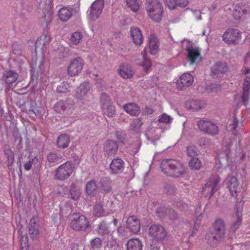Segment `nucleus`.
<instances>
[{"label": "nucleus", "mask_w": 250, "mask_h": 250, "mask_svg": "<svg viewBox=\"0 0 250 250\" xmlns=\"http://www.w3.org/2000/svg\"><path fill=\"white\" fill-rule=\"evenodd\" d=\"M161 167L165 174L171 177H178L186 172V168L183 164L174 159L163 160Z\"/></svg>", "instance_id": "obj_1"}, {"label": "nucleus", "mask_w": 250, "mask_h": 250, "mask_svg": "<svg viewBox=\"0 0 250 250\" xmlns=\"http://www.w3.org/2000/svg\"><path fill=\"white\" fill-rule=\"evenodd\" d=\"M146 10L148 17L154 21L160 22L163 15V7L159 0H146Z\"/></svg>", "instance_id": "obj_2"}, {"label": "nucleus", "mask_w": 250, "mask_h": 250, "mask_svg": "<svg viewBox=\"0 0 250 250\" xmlns=\"http://www.w3.org/2000/svg\"><path fill=\"white\" fill-rule=\"evenodd\" d=\"M225 233L224 222L222 219H218L215 221L214 231L208 233L206 238L208 243L212 247L216 246L222 239Z\"/></svg>", "instance_id": "obj_3"}, {"label": "nucleus", "mask_w": 250, "mask_h": 250, "mask_svg": "<svg viewBox=\"0 0 250 250\" xmlns=\"http://www.w3.org/2000/svg\"><path fill=\"white\" fill-rule=\"evenodd\" d=\"M70 227L74 230H85L89 226L86 218L79 213H73L69 216Z\"/></svg>", "instance_id": "obj_4"}, {"label": "nucleus", "mask_w": 250, "mask_h": 250, "mask_svg": "<svg viewBox=\"0 0 250 250\" xmlns=\"http://www.w3.org/2000/svg\"><path fill=\"white\" fill-rule=\"evenodd\" d=\"M74 171V165L70 162H66L56 169L55 177L58 180H65L68 178Z\"/></svg>", "instance_id": "obj_5"}, {"label": "nucleus", "mask_w": 250, "mask_h": 250, "mask_svg": "<svg viewBox=\"0 0 250 250\" xmlns=\"http://www.w3.org/2000/svg\"><path fill=\"white\" fill-rule=\"evenodd\" d=\"M148 235L152 240L160 242L166 237L167 232L161 225L153 224L149 228Z\"/></svg>", "instance_id": "obj_6"}, {"label": "nucleus", "mask_w": 250, "mask_h": 250, "mask_svg": "<svg viewBox=\"0 0 250 250\" xmlns=\"http://www.w3.org/2000/svg\"><path fill=\"white\" fill-rule=\"evenodd\" d=\"M220 181V178L218 175L211 176L202 189V192L205 196L210 198L218 189L217 185Z\"/></svg>", "instance_id": "obj_7"}, {"label": "nucleus", "mask_w": 250, "mask_h": 250, "mask_svg": "<svg viewBox=\"0 0 250 250\" xmlns=\"http://www.w3.org/2000/svg\"><path fill=\"white\" fill-rule=\"evenodd\" d=\"M90 89L91 85L89 83L84 82L82 83L77 89L75 93L76 98L85 101L84 102H87L92 98Z\"/></svg>", "instance_id": "obj_8"}, {"label": "nucleus", "mask_w": 250, "mask_h": 250, "mask_svg": "<svg viewBox=\"0 0 250 250\" xmlns=\"http://www.w3.org/2000/svg\"><path fill=\"white\" fill-rule=\"evenodd\" d=\"M225 183L231 195L236 197L241 189L237 177L232 175H229L227 177Z\"/></svg>", "instance_id": "obj_9"}, {"label": "nucleus", "mask_w": 250, "mask_h": 250, "mask_svg": "<svg viewBox=\"0 0 250 250\" xmlns=\"http://www.w3.org/2000/svg\"><path fill=\"white\" fill-rule=\"evenodd\" d=\"M83 60L80 57H77L70 62L67 67L68 74L71 76H75L80 74L83 69Z\"/></svg>", "instance_id": "obj_10"}, {"label": "nucleus", "mask_w": 250, "mask_h": 250, "mask_svg": "<svg viewBox=\"0 0 250 250\" xmlns=\"http://www.w3.org/2000/svg\"><path fill=\"white\" fill-rule=\"evenodd\" d=\"M104 4V0H96L93 2L89 13V16L91 20H95L100 17L103 11Z\"/></svg>", "instance_id": "obj_11"}, {"label": "nucleus", "mask_w": 250, "mask_h": 250, "mask_svg": "<svg viewBox=\"0 0 250 250\" xmlns=\"http://www.w3.org/2000/svg\"><path fill=\"white\" fill-rule=\"evenodd\" d=\"M241 33L237 29H229L223 35V39L227 43H236L241 38Z\"/></svg>", "instance_id": "obj_12"}, {"label": "nucleus", "mask_w": 250, "mask_h": 250, "mask_svg": "<svg viewBox=\"0 0 250 250\" xmlns=\"http://www.w3.org/2000/svg\"><path fill=\"white\" fill-rule=\"evenodd\" d=\"M187 52L188 60L190 64L195 63L201 60V50L199 48L190 45L187 47Z\"/></svg>", "instance_id": "obj_13"}, {"label": "nucleus", "mask_w": 250, "mask_h": 250, "mask_svg": "<svg viewBox=\"0 0 250 250\" xmlns=\"http://www.w3.org/2000/svg\"><path fill=\"white\" fill-rule=\"evenodd\" d=\"M50 42V37L47 34H43L36 41L35 43V52L40 53L42 55H43V51Z\"/></svg>", "instance_id": "obj_14"}, {"label": "nucleus", "mask_w": 250, "mask_h": 250, "mask_svg": "<svg viewBox=\"0 0 250 250\" xmlns=\"http://www.w3.org/2000/svg\"><path fill=\"white\" fill-rule=\"evenodd\" d=\"M118 146L115 141L108 140L106 141L104 146V155L106 157H110L115 155L118 151Z\"/></svg>", "instance_id": "obj_15"}, {"label": "nucleus", "mask_w": 250, "mask_h": 250, "mask_svg": "<svg viewBox=\"0 0 250 250\" xmlns=\"http://www.w3.org/2000/svg\"><path fill=\"white\" fill-rule=\"evenodd\" d=\"M231 146V144H229L227 146H225L222 148V150L218 154V164L216 162L215 168L219 171L220 169L223 167V163L224 162H227L229 158V154L230 152L229 147Z\"/></svg>", "instance_id": "obj_16"}, {"label": "nucleus", "mask_w": 250, "mask_h": 250, "mask_svg": "<svg viewBox=\"0 0 250 250\" xmlns=\"http://www.w3.org/2000/svg\"><path fill=\"white\" fill-rule=\"evenodd\" d=\"M228 67L225 63L218 62L213 64L211 68V75L214 78H218L228 71Z\"/></svg>", "instance_id": "obj_17"}, {"label": "nucleus", "mask_w": 250, "mask_h": 250, "mask_svg": "<svg viewBox=\"0 0 250 250\" xmlns=\"http://www.w3.org/2000/svg\"><path fill=\"white\" fill-rule=\"evenodd\" d=\"M193 77L189 73H185L177 80V87L179 89H182L185 87L191 85L193 83Z\"/></svg>", "instance_id": "obj_18"}, {"label": "nucleus", "mask_w": 250, "mask_h": 250, "mask_svg": "<svg viewBox=\"0 0 250 250\" xmlns=\"http://www.w3.org/2000/svg\"><path fill=\"white\" fill-rule=\"evenodd\" d=\"M160 132L159 128L149 126L145 131V135L147 141L154 144L155 142L160 138Z\"/></svg>", "instance_id": "obj_19"}, {"label": "nucleus", "mask_w": 250, "mask_h": 250, "mask_svg": "<svg viewBox=\"0 0 250 250\" xmlns=\"http://www.w3.org/2000/svg\"><path fill=\"white\" fill-rule=\"evenodd\" d=\"M54 110L60 113H70L74 109L73 105L66 102L61 101L55 104Z\"/></svg>", "instance_id": "obj_20"}, {"label": "nucleus", "mask_w": 250, "mask_h": 250, "mask_svg": "<svg viewBox=\"0 0 250 250\" xmlns=\"http://www.w3.org/2000/svg\"><path fill=\"white\" fill-rule=\"evenodd\" d=\"M130 34L133 42L136 45H141L143 42V37L141 30L136 27H132L130 30Z\"/></svg>", "instance_id": "obj_21"}, {"label": "nucleus", "mask_w": 250, "mask_h": 250, "mask_svg": "<svg viewBox=\"0 0 250 250\" xmlns=\"http://www.w3.org/2000/svg\"><path fill=\"white\" fill-rule=\"evenodd\" d=\"M248 11L241 5L237 4L235 6L233 12V16L236 20H244L248 17Z\"/></svg>", "instance_id": "obj_22"}, {"label": "nucleus", "mask_w": 250, "mask_h": 250, "mask_svg": "<svg viewBox=\"0 0 250 250\" xmlns=\"http://www.w3.org/2000/svg\"><path fill=\"white\" fill-rule=\"evenodd\" d=\"M118 71L120 75L124 79L131 78L134 75V71L131 66L128 64L121 65Z\"/></svg>", "instance_id": "obj_23"}, {"label": "nucleus", "mask_w": 250, "mask_h": 250, "mask_svg": "<svg viewBox=\"0 0 250 250\" xmlns=\"http://www.w3.org/2000/svg\"><path fill=\"white\" fill-rule=\"evenodd\" d=\"M127 225L130 231L134 233L138 232L140 229V222L135 216H132L128 217Z\"/></svg>", "instance_id": "obj_24"}, {"label": "nucleus", "mask_w": 250, "mask_h": 250, "mask_svg": "<svg viewBox=\"0 0 250 250\" xmlns=\"http://www.w3.org/2000/svg\"><path fill=\"white\" fill-rule=\"evenodd\" d=\"M165 2L170 9H174L178 6L185 7L188 4V0H165Z\"/></svg>", "instance_id": "obj_25"}, {"label": "nucleus", "mask_w": 250, "mask_h": 250, "mask_svg": "<svg viewBox=\"0 0 250 250\" xmlns=\"http://www.w3.org/2000/svg\"><path fill=\"white\" fill-rule=\"evenodd\" d=\"M98 233L102 236L107 235V238H112V233L114 232V230L109 229V227L104 221L101 222L98 224Z\"/></svg>", "instance_id": "obj_26"}, {"label": "nucleus", "mask_w": 250, "mask_h": 250, "mask_svg": "<svg viewBox=\"0 0 250 250\" xmlns=\"http://www.w3.org/2000/svg\"><path fill=\"white\" fill-rule=\"evenodd\" d=\"M18 78V74L13 71H8L3 75V80L9 87L16 83Z\"/></svg>", "instance_id": "obj_27"}, {"label": "nucleus", "mask_w": 250, "mask_h": 250, "mask_svg": "<svg viewBox=\"0 0 250 250\" xmlns=\"http://www.w3.org/2000/svg\"><path fill=\"white\" fill-rule=\"evenodd\" d=\"M235 210V215L237 218L236 221L233 223L231 226L230 229V231L232 232L236 231L241 224L242 219L241 217L242 216V207L241 206H239L238 207L236 206Z\"/></svg>", "instance_id": "obj_28"}, {"label": "nucleus", "mask_w": 250, "mask_h": 250, "mask_svg": "<svg viewBox=\"0 0 250 250\" xmlns=\"http://www.w3.org/2000/svg\"><path fill=\"white\" fill-rule=\"evenodd\" d=\"M126 245L127 250H142L143 249V244L138 238L129 239Z\"/></svg>", "instance_id": "obj_29"}, {"label": "nucleus", "mask_w": 250, "mask_h": 250, "mask_svg": "<svg viewBox=\"0 0 250 250\" xmlns=\"http://www.w3.org/2000/svg\"><path fill=\"white\" fill-rule=\"evenodd\" d=\"M124 162L119 158H116L112 160L110 165V168L113 172L118 173L122 172L124 169Z\"/></svg>", "instance_id": "obj_30"}, {"label": "nucleus", "mask_w": 250, "mask_h": 250, "mask_svg": "<svg viewBox=\"0 0 250 250\" xmlns=\"http://www.w3.org/2000/svg\"><path fill=\"white\" fill-rule=\"evenodd\" d=\"M148 45L150 53L155 55L159 50V45L157 38L153 35H151L148 38Z\"/></svg>", "instance_id": "obj_31"}, {"label": "nucleus", "mask_w": 250, "mask_h": 250, "mask_svg": "<svg viewBox=\"0 0 250 250\" xmlns=\"http://www.w3.org/2000/svg\"><path fill=\"white\" fill-rule=\"evenodd\" d=\"M125 111L132 116H138L140 113V109L138 105L135 103H128L124 106Z\"/></svg>", "instance_id": "obj_32"}, {"label": "nucleus", "mask_w": 250, "mask_h": 250, "mask_svg": "<svg viewBox=\"0 0 250 250\" xmlns=\"http://www.w3.org/2000/svg\"><path fill=\"white\" fill-rule=\"evenodd\" d=\"M29 232L32 239H36L39 235L38 225L37 224L36 219L34 218L30 220Z\"/></svg>", "instance_id": "obj_33"}, {"label": "nucleus", "mask_w": 250, "mask_h": 250, "mask_svg": "<svg viewBox=\"0 0 250 250\" xmlns=\"http://www.w3.org/2000/svg\"><path fill=\"white\" fill-rule=\"evenodd\" d=\"M70 143V138L66 134L60 135L57 140V146L62 148H65L68 146Z\"/></svg>", "instance_id": "obj_34"}, {"label": "nucleus", "mask_w": 250, "mask_h": 250, "mask_svg": "<svg viewBox=\"0 0 250 250\" xmlns=\"http://www.w3.org/2000/svg\"><path fill=\"white\" fill-rule=\"evenodd\" d=\"M101 108L104 114L107 117L112 118L116 115V108L113 103L109 104H104Z\"/></svg>", "instance_id": "obj_35"}, {"label": "nucleus", "mask_w": 250, "mask_h": 250, "mask_svg": "<svg viewBox=\"0 0 250 250\" xmlns=\"http://www.w3.org/2000/svg\"><path fill=\"white\" fill-rule=\"evenodd\" d=\"M69 194L71 199L77 201L81 195L80 188L74 184H72L70 188Z\"/></svg>", "instance_id": "obj_36"}, {"label": "nucleus", "mask_w": 250, "mask_h": 250, "mask_svg": "<svg viewBox=\"0 0 250 250\" xmlns=\"http://www.w3.org/2000/svg\"><path fill=\"white\" fill-rule=\"evenodd\" d=\"M72 16V10L71 9L63 7L62 8L59 12V16L61 20L63 21H66Z\"/></svg>", "instance_id": "obj_37"}, {"label": "nucleus", "mask_w": 250, "mask_h": 250, "mask_svg": "<svg viewBox=\"0 0 250 250\" xmlns=\"http://www.w3.org/2000/svg\"><path fill=\"white\" fill-rule=\"evenodd\" d=\"M109 212H106L103 208L101 203H97L94 207L93 214L97 217H101L108 214Z\"/></svg>", "instance_id": "obj_38"}, {"label": "nucleus", "mask_w": 250, "mask_h": 250, "mask_svg": "<svg viewBox=\"0 0 250 250\" xmlns=\"http://www.w3.org/2000/svg\"><path fill=\"white\" fill-rule=\"evenodd\" d=\"M85 188L87 194L91 195L94 194L97 189V186L95 181L90 180L87 182Z\"/></svg>", "instance_id": "obj_39"}, {"label": "nucleus", "mask_w": 250, "mask_h": 250, "mask_svg": "<svg viewBox=\"0 0 250 250\" xmlns=\"http://www.w3.org/2000/svg\"><path fill=\"white\" fill-rule=\"evenodd\" d=\"M143 62L138 63V64L141 66H142L144 67L145 71L146 72H147L152 65V63L151 61L146 58V52L145 49L144 50V52L143 53Z\"/></svg>", "instance_id": "obj_40"}, {"label": "nucleus", "mask_w": 250, "mask_h": 250, "mask_svg": "<svg viewBox=\"0 0 250 250\" xmlns=\"http://www.w3.org/2000/svg\"><path fill=\"white\" fill-rule=\"evenodd\" d=\"M126 4L131 11L137 12L140 7V4L138 0H125Z\"/></svg>", "instance_id": "obj_41"}, {"label": "nucleus", "mask_w": 250, "mask_h": 250, "mask_svg": "<svg viewBox=\"0 0 250 250\" xmlns=\"http://www.w3.org/2000/svg\"><path fill=\"white\" fill-rule=\"evenodd\" d=\"M189 167L194 170H198L202 166L201 161L197 157H193L189 162Z\"/></svg>", "instance_id": "obj_42"}, {"label": "nucleus", "mask_w": 250, "mask_h": 250, "mask_svg": "<svg viewBox=\"0 0 250 250\" xmlns=\"http://www.w3.org/2000/svg\"><path fill=\"white\" fill-rule=\"evenodd\" d=\"M107 248L109 250H119V246L116 238H107Z\"/></svg>", "instance_id": "obj_43"}, {"label": "nucleus", "mask_w": 250, "mask_h": 250, "mask_svg": "<svg viewBox=\"0 0 250 250\" xmlns=\"http://www.w3.org/2000/svg\"><path fill=\"white\" fill-rule=\"evenodd\" d=\"M83 36L79 32L73 33L70 37V41L71 44H77L82 41Z\"/></svg>", "instance_id": "obj_44"}, {"label": "nucleus", "mask_w": 250, "mask_h": 250, "mask_svg": "<svg viewBox=\"0 0 250 250\" xmlns=\"http://www.w3.org/2000/svg\"><path fill=\"white\" fill-rule=\"evenodd\" d=\"M70 85L67 82H63L57 88V91L60 93H65L70 91Z\"/></svg>", "instance_id": "obj_45"}, {"label": "nucleus", "mask_w": 250, "mask_h": 250, "mask_svg": "<svg viewBox=\"0 0 250 250\" xmlns=\"http://www.w3.org/2000/svg\"><path fill=\"white\" fill-rule=\"evenodd\" d=\"M101 107L104 106V104H109L112 103L111 101L110 98L108 95L105 93H102L101 94L100 98Z\"/></svg>", "instance_id": "obj_46"}, {"label": "nucleus", "mask_w": 250, "mask_h": 250, "mask_svg": "<svg viewBox=\"0 0 250 250\" xmlns=\"http://www.w3.org/2000/svg\"><path fill=\"white\" fill-rule=\"evenodd\" d=\"M90 245L93 250L99 249L102 247V241L99 238H95L90 241Z\"/></svg>", "instance_id": "obj_47"}, {"label": "nucleus", "mask_w": 250, "mask_h": 250, "mask_svg": "<svg viewBox=\"0 0 250 250\" xmlns=\"http://www.w3.org/2000/svg\"><path fill=\"white\" fill-rule=\"evenodd\" d=\"M211 123L207 121L200 120L198 122V125L201 130L206 132V131L208 130L207 128Z\"/></svg>", "instance_id": "obj_48"}, {"label": "nucleus", "mask_w": 250, "mask_h": 250, "mask_svg": "<svg viewBox=\"0 0 250 250\" xmlns=\"http://www.w3.org/2000/svg\"><path fill=\"white\" fill-rule=\"evenodd\" d=\"M172 121V118L166 113L162 114L158 119V121L161 123L169 124Z\"/></svg>", "instance_id": "obj_49"}, {"label": "nucleus", "mask_w": 250, "mask_h": 250, "mask_svg": "<svg viewBox=\"0 0 250 250\" xmlns=\"http://www.w3.org/2000/svg\"><path fill=\"white\" fill-rule=\"evenodd\" d=\"M5 154L6 155L8 165H11L14 161V155L11 150L7 149L4 151Z\"/></svg>", "instance_id": "obj_50"}, {"label": "nucleus", "mask_w": 250, "mask_h": 250, "mask_svg": "<svg viewBox=\"0 0 250 250\" xmlns=\"http://www.w3.org/2000/svg\"><path fill=\"white\" fill-rule=\"evenodd\" d=\"M142 125V122L139 118L135 119L130 124L131 129L135 130L138 129Z\"/></svg>", "instance_id": "obj_51"}, {"label": "nucleus", "mask_w": 250, "mask_h": 250, "mask_svg": "<svg viewBox=\"0 0 250 250\" xmlns=\"http://www.w3.org/2000/svg\"><path fill=\"white\" fill-rule=\"evenodd\" d=\"M187 154L191 157H195L197 155V150L194 146H189L187 147Z\"/></svg>", "instance_id": "obj_52"}, {"label": "nucleus", "mask_w": 250, "mask_h": 250, "mask_svg": "<svg viewBox=\"0 0 250 250\" xmlns=\"http://www.w3.org/2000/svg\"><path fill=\"white\" fill-rule=\"evenodd\" d=\"M206 132L211 134H216L218 132V127L213 123H211L208 127L207 128Z\"/></svg>", "instance_id": "obj_53"}, {"label": "nucleus", "mask_w": 250, "mask_h": 250, "mask_svg": "<svg viewBox=\"0 0 250 250\" xmlns=\"http://www.w3.org/2000/svg\"><path fill=\"white\" fill-rule=\"evenodd\" d=\"M28 238L26 236L21 237V250H27L28 245L27 244Z\"/></svg>", "instance_id": "obj_54"}, {"label": "nucleus", "mask_w": 250, "mask_h": 250, "mask_svg": "<svg viewBox=\"0 0 250 250\" xmlns=\"http://www.w3.org/2000/svg\"><path fill=\"white\" fill-rule=\"evenodd\" d=\"M37 161L38 160L36 159V158L34 157L33 158H31L24 164V168L25 170H29L31 168L33 163L34 162H37Z\"/></svg>", "instance_id": "obj_55"}, {"label": "nucleus", "mask_w": 250, "mask_h": 250, "mask_svg": "<svg viewBox=\"0 0 250 250\" xmlns=\"http://www.w3.org/2000/svg\"><path fill=\"white\" fill-rule=\"evenodd\" d=\"M47 160L51 163H55L59 161V158L56 153H51L47 156Z\"/></svg>", "instance_id": "obj_56"}, {"label": "nucleus", "mask_w": 250, "mask_h": 250, "mask_svg": "<svg viewBox=\"0 0 250 250\" xmlns=\"http://www.w3.org/2000/svg\"><path fill=\"white\" fill-rule=\"evenodd\" d=\"M249 78H247L243 83V91H249L250 89V81Z\"/></svg>", "instance_id": "obj_57"}, {"label": "nucleus", "mask_w": 250, "mask_h": 250, "mask_svg": "<svg viewBox=\"0 0 250 250\" xmlns=\"http://www.w3.org/2000/svg\"><path fill=\"white\" fill-rule=\"evenodd\" d=\"M167 215L171 220H174L177 218V215L176 212L173 210L167 211Z\"/></svg>", "instance_id": "obj_58"}, {"label": "nucleus", "mask_w": 250, "mask_h": 250, "mask_svg": "<svg viewBox=\"0 0 250 250\" xmlns=\"http://www.w3.org/2000/svg\"><path fill=\"white\" fill-rule=\"evenodd\" d=\"M230 126L231 129L232 130L234 134H235V132L236 131L237 128L238 127V121L236 118H234L232 123L230 125Z\"/></svg>", "instance_id": "obj_59"}, {"label": "nucleus", "mask_w": 250, "mask_h": 250, "mask_svg": "<svg viewBox=\"0 0 250 250\" xmlns=\"http://www.w3.org/2000/svg\"><path fill=\"white\" fill-rule=\"evenodd\" d=\"M249 98V91H243L242 95L241 97L242 101L244 104H246L248 102Z\"/></svg>", "instance_id": "obj_60"}, {"label": "nucleus", "mask_w": 250, "mask_h": 250, "mask_svg": "<svg viewBox=\"0 0 250 250\" xmlns=\"http://www.w3.org/2000/svg\"><path fill=\"white\" fill-rule=\"evenodd\" d=\"M165 190L169 194H172L175 191V187L171 184H167L165 187Z\"/></svg>", "instance_id": "obj_61"}, {"label": "nucleus", "mask_w": 250, "mask_h": 250, "mask_svg": "<svg viewBox=\"0 0 250 250\" xmlns=\"http://www.w3.org/2000/svg\"><path fill=\"white\" fill-rule=\"evenodd\" d=\"M44 19L46 22H49L51 20V13L49 11H47L46 14L44 16Z\"/></svg>", "instance_id": "obj_62"}, {"label": "nucleus", "mask_w": 250, "mask_h": 250, "mask_svg": "<svg viewBox=\"0 0 250 250\" xmlns=\"http://www.w3.org/2000/svg\"><path fill=\"white\" fill-rule=\"evenodd\" d=\"M110 190H111V188L110 187L107 186H103L102 192H103L104 193H106V192H109Z\"/></svg>", "instance_id": "obj_63"}, {"label": "nucleus", "mask_w": 250, "mask_h": 250, "mask_svg": "<svg viewBox=\"0 0 250 250\" xmlns=\"http://www.w3.org/2000/svg\"><path fill=\"white\" fill-rule=\"evenodd\" d=\"M202 214H200L196 219V220L195 221V224L196 225H199L200 223V221L201 220L202 218Z\"/></svg>", "instance_id": "obj_64"}]
</instances>
